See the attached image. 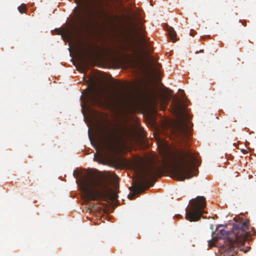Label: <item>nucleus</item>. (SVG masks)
<instances>
[{"label": "nucleus", "mask_w": 256, "mask_h": 256, "mask_svg": "<svg viewBox=\"0 0 256 256\" xmlns=\"http://www.w3.org/2000/svg\"><path fill=\"white\" fill-rule=\"evenodd\" d=\"M80 187L84 198L88 200H106L110 196V188L104 176H88L82 180Z\"/></svg>", "instance_id": "f257e3e1"}, {"label": "nucleus", "mask_w": 256, "mask_h": 256, "mask_svg": "<svg viewBox=\"0 0 256 256\" xmlns=\"http://www.w3.org/2000/svg\"><path fill=\"white\" fill-rule=\"evenodd\" d=\"M197 158L190 149L179 152L175 164L170 166V170L176 180L183 181L197 174L198 170L194 164Z\"/></svg>", "instance_id": "f03ea898"}, {"label": "nucleus", "mask_w": 256, "mask_h": 256, "mask_svg": "<svg viewBox=\"0 0 256 256\" xmlns=\"http://www.w3.org/2000/svg\"><path fill=\"white\" fill-rule=\"evenodd\" d=\"M236 222L233 224L232 231L224 229L221 230L219 232V237L220 238H228L230 244L234 248H240L244 245L245 242L251 232L256 234L254 228H251L249 230V220L248 219L234 218Z\"/></svg>", "instance_id": "7ed1b4c3"}, {"label": "nucleus", "mask_w": 256, "mask_h": 256, "mask_svg": "<svg viewBox=\"0 0 256 256\" xmlns=\"http://www.w3.org/2000/svg\"><path fill=\"white\" fill-rule=\"evenodd\" d=\"M138 168L141 174L135 186L130 188V190L134 192L129 197L130 200L133 199L136 194H140L152 186L156 182L155 178L160 177L162 175V167L158 164H150L144 168L140 166Z\"/></svg>", "instance_id": "20e7f679"}, {"label": "nucleus", "mask_w": 256, "mask_h": 256, "mask_svg": "<svg viewBox=\"0 0 256 256\" xmlns=\"http://www.w3.org/2000/svg\"><path fill=\"white\" fill-rule=\"evenodd\" d=\"M173 106L174 114L180 117V120L173 126V132L179 141L188 143L190 140V132L188 122L184 120L186 106L184 102L176 100Z\"/></svg>", "instance_id": "39448f33"}, {"label": "nucleus", "mask_w": 256, "mask_h": 256, "mask_svg": "<svg viewBox=\"0 0 256 256\" xmlns=\"http://www.w3.org/2000/svg\"><path fill=\"white\" fill-rule=\"evenodd\" d=\"M100 140L104 152L110 154L116 151L118 145L124 140L110 125L102 126L100 131Z\"/></svg>", "instance_id": "423d86ee"}, {"label": "nucleus", "mask_w": 256, "mask_h": 256, "mask_svg": "<svg viewBox=\"0 0 256 256\" xmlns=\"http://www.w3.org/2000/svg\"><path fill=\"white\" fill-rule=\"evenodd\" d=\"M188 210H186V218L190 222H196L200 220L203 214L206 213L204 208L206 206V198L198 196L190 202Z\"/></svg>", "instance_id": "0eeeda50"}, {"label": "nucleus", "mask_w": 256, "mask_h": 256, "mask_svg": "<svg viewBox=\"0 0 256 256\" xmlns=\"http://www.w3.org/2000/svg\"><path fill=\"white\" fill-rule=\"evenodd\" d=\"M82 98L84 102L92 105L98 104L100 102V93L94 86L88 87L82 92Z\"/></svg>", "instance_id": "6e6552de"}, {"label": "nucleus", "mask_w": 256, "mask_h": 256, "mask_svg": "<svg viewBox=\"0 0 256 256\" xmlns=\"http://www.w3.org/2000/svg\"><path fill=\"white\" fill-rule=\"evenodd\" d=\"M149 98L154 107L159 105L160 110H166L170 99L168 96L164 94L162 92L158 94L154 90L150 92Z\"/></svg>", "instance_id": "1a4fd4ad"}, {"label": "nucleus", "mask_w": 256, "mask_h": 256, "mask_svg": "<svg viewBox=\"0 0 256 256\" xmlns=\"http://www.w3.org/2000/svg\"><path fill=\"white\" fill-rule=\"evenodd\" d=\"M97 16L99 20L104 23H108L111 22L112 16L109 12L104 8H100L97 14Z\"/></svg>", "instance_id": "9d476101"}, {"label": "nucleus", "mask_w": 256, "mask_h": 256, "mask_svg": "<svg viewBox=\"0 0 256 256\" xmlns=\"http://www.w3.org/2000/svg\"><path fill=\"white\" fill-rule=\"evenodd\" d=\"M168 33L170 38L174 42L176 40V33L173 28H170L168 30Z\"/></svg>", "instance_id": "9b49d317"}, {"label": "nucleus", "mask_w": 256, "mask_h": 256, "mask_svg": "<svg viewBox=\"0 0 256 256\" xmlns=\"http://www.w3.org/2000/svg\"><path fill=\"white\" fill-rule=\"evenodd\" d=\"M144 32H145V30L142 26H140L139 28V35L142 42L146 44V40L145 39L144 36L143 34Z\"/></svg>", "instance_id": "f8f14e48"}, {"label": "nucleus", "mask_w": 256, "mask_h": 256, "mask_svg": "<svg viewBox=\"0 0 256 256\" xmlns=\"http://www.w3.org/2000/svg\"><path fill=\"white\" fill-rule=\"evenodd\" d=\"M18 9L20 14H24L26 12L27 8L26 5L22 4L18 7Z\"/></svg>", "instance_id": "ddd939ff"}, {"label": "nucleus", "mask_w": 256, "mask_h": 256, "mask_svg": "<svg viewBox=\"0 0 256 256\" xmlns=\"http://www.w3.org/2000/svg\"><path fill=\"white\" fill-rule=\"evenodd\" d=\"M124 49L125 50L128 52H131L132 50V48L130 47H124Z\"/></svg>", "instance_id": "4468645a"}, {"label": "nucleus", "mask_w": 256, "mask_h": 256, "mask_svg": "<svg viewBox=\"0 0 256 256\" xmlns=\"http://www.w3.org/2000/svg\"><path fill=\"white\" fill-rule=\"evenodd\" d=\"M208 246L210 247H212L214 246V243L212 242V240L208 241Z\"/></svg>", "instance_id": "2eb2a0df"}, {"label": "nucleus", "mask_w": 256, "mask_h": 256, "mask_svg": "<svg viewBox=\"0 0 256 256\" xmlns=\"http://www.w3.org/2000/svg\"><path fill=\"white\" fill-rule=\"evenodd\" d=\"M94 161L98 162L99 160V158L96 156V154H94Z\"/></svg>", "instance_id": "dca6fc26"}, {"label": "nucleus", "mask_w": 256, "mask_h": 256, "mask_svg": "<svg viewBox=\"0 0 256 256\" xmlns=\"http://www.w3.org/2000/svg\"><path fill=\"white\" fill-rule=\"evenodd\" d=\"M146 51L148 52H150V53H151L152 52V50L151 48H146Z\"/></svg>", "instance_id": "f3484780"}, {"label": "nucleus", "mask_w": 256, "mask_h": 256, "mask_svg": "<svg viewBox=\"0 0 256 256\" xmlns=\"http://www.w3.org/2000/svg\"><path fill=\"white\" fill-rule=\"evenodd\" d=\"M150 61H152V62H154V58H152V57H150Z\"/></svg>", "instance_id": "a211bd4d"}, {"label": "nucleus", "mask_w": 256, "mask_h": 256, "mask_svg": "<svg viewBox=\"0 0 256 256\" xmlns=\"http://www.w3.org/2000/svg\"><path fill=\"white\" fill-rule=\"evenodd\" d=\"M242 152L244 154H246V150L244 149H242Z\"/></svg>", "instance_id": "6ab92c4d"}, {"label": "nucleus", "mask_w": 256, "mask_h": 256, "mask_svg": "<svg viewBox=\"0 0 256 256\" xmlns=\"http://www.w3.org/2000/svg\"><path fill=\"white\" fill-rule=\"evenodd\" d=\"M176 216L178 218H180L182 216L180 214H177V215H176Z\"/></svg>", "instance_id": "aec40b11"}, {"label": "nucleus", "mask_w": 256, "mask_h": 256, "mask_svg": "<svg viewBox=\"0 0 256 256\" xmlns=\"http://www.w3.org/2000/svg\"><path fill=\"white\" fill-rule=\"evenodd\" d=\"M156 66H160V64L159 63H158V62H156Z\"/></svg>", "instance_id": "412c9836"}, {"label": "nucleus", "mask_w": 256, "mask_h": 256, "mask_svg": "<svg viewBox=\"0 0 256 256\" xmlns=\"http://www.w3.org/2000/svg\"><path fill=\"white\" fill-rule=\"evenodd\" d=\"M84 21H85L84 18H82V24H84Z\"/></svg>", "instance_id": "4be33fe9"}, {"label": "nucleus", "mask_w": 256, "mask_h": 256, "mask_svg": "<svg viewBox=\"0 0 256 256\" xmlns=\"http://www.w3.org/2000/svg\"><path fill=\"white\" fill-rule=\"evenodd\" d=\"M246 22H242V24L244 26H246Z\"/></svg>", "instance_id": "5701e85b"}, {"label": "nucleus", "mask_w": 256, "mask_h": 256, "mask_svg": "<svg viewBox=\"0 0 256 256\" xmlns=\"http://www.w3.org/2000/svg\"><path fill=\"white\" fill-rule=\"evenodd\" d=\"M200 52H204V50H200V51H199Z\"/></svg>", "instance_id": "b1692460"}, {"label": "nucleus", "mask_w": 256, "mask_h": 256, "mask_svg": "<svg viewBox=\"0 0 256 256\" xmlns=\"http://www.w3.org/2000/svg\"><path fill=\"white\" fill-rule=\"evenodd\" d=\"M178 91H179V92L182 91L183 93L184 92V90H180V89H179Z\"/></svg>", "instance_id": "393cba45"}, {"label": "nucleus", "mask_w": 256, "mask_h": 256, "mask_svg": "<svg viewBox=\"0 0 256 256\" xmlns=\"http://www.w3.org/2000/svg\"><path fill=\"white\" fill-rule=\"evenodd\" d=\"M198 52H196V54H198Z\"/></svg>", "instance_id": "a878e982"}, {"label": "nucleus", "mask_w": 256, "mask_h": 256, "mask_svg": "<svg viewBox=\"0 0 256 256\" xmlns=\"http://www.w3.org/2000/svg\"><path fill=\"white\" fill-rule=\"evenodd\" d=\"M190 34L192 36H194L193 34H191V32L190 33Z\"/></svg>", "instance_id": "bb28decb"}, {"label": "nucleus", "mask_w": 256, "mask_h": 256, "mask_svg": "<svg viewBox=\"0 0 256 256\" xmlns=\"http://www.w3.org/2000/svg\"><path fill=\"white\" fill-rule=\"evenodd\" d=\"M184 95H185V94L184 93V96H182L184 97Z\"/></svg>", "instance_id": "cd10ccee"}]
</instances>
